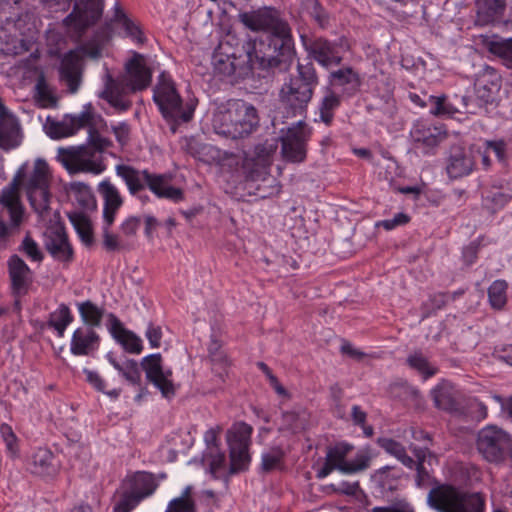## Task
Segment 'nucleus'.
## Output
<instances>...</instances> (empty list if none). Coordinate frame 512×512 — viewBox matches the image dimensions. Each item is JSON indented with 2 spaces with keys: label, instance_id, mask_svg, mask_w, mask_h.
I'll return each mask as SVG.
<instances>
[{
  "label": "nucleus",
  "instance_id": "61",
  "mask_svg": "<svg viewBox=\"0 0 512 512\" xmlns=\"http://www.w3.org/2000/svg\"><path fill=\"white\" fill-rule=\"evenodd\" d=\"M410 221V217L405 213H398L392 219L378 222L376 226H382L386 230H392L397 226L405 225Z\"/></svg>",
  "mask_w": 512,
  "mask_h": 512
},
{
  "label": "nucleus",
  "instance_id": "2",
  "mask_svg": "<svg viewBox=\"0 0 512 512\" xmlns=\"http://www.w3.org/2000/svg\"><path fill=\"white\" fill-rule=\"evenodd\" d=\"M93 122L94 120L89 126H86L88 128L87 144L58 149L57 160L70 174L99 175L106 170V165L100 154L112 146V141L101 136Z\"/></svg>",
  "mask_w": 512,
  "mask_h": 512
},
{
  "label": "nucleus",
  "instance_id": "10",
  "mask_svg": "<svg viewBox=\"0 0 512 512\" xmlns=\"http://www.w3.org/2000/svg\"><path fill=\"white\" fill-rule=\"evenodd\" d=\"M278 149V138L267 139L254 148L253 155L245 159L244 168L251 181H269V168Z\"/></svg>",
  "mask_w": 512,
  "mask_h": 512
},
{
  "label": "nucleus",
  "instance_id": "6",
  "mask_svg": "<svg viewBox=\"0 0 512 512\" xmlns=\"http://www.w3.org/2000/svg\"><path fill=\"white\" fill-rule=\"evenodd\" d=\"M117 176L125 182L131 195H136L147 186L158 198L174 202L183 199V191L169 184V179L163 174H152L148 170H138L130 165L119 164L115 168Z\"/></svg>",
  "mask_w": 512,
  "mask_h": 512
},
{
  "label": "nucleus",
  "instance_id": "62",
  "mask_svg": "<svg viewBox=\"0 0 512 512\" xmlns=\"http://www.w3.org/2000/svg\"><path fill=\"white\" fill-rule=\"evenodd\" d=\"M110 227L106 223L103 227V245L107 251H116L120 248L118 236L110 233Z\"/></svg>",
  "mask_w": 512,
  "mask_h": 512
},
{
  "label": "nucleus",
  "instance_id": "11",
  "mask_svg": "<svg viewBox=\"0 0 512 512\" xmlns=\"http://www.w3.org/2000/svg\"><path fill=\"white\" fill-rule=\"evenodd\" d=\"M239 21L252 31H266L265 34H284L291 32L289 24L280 18L275 9L265 8L252 12H242Z\"/></svg>",
  "mask_w": 512,
  "mask_h": 512
},
{
  "label": "nucleus",
  "instance_id": "42",
  "mask_svg": "<svg viewBox=\"0 0 512 512\" xmlns=\"http://www.w3.org/2000/svg\"><path fill=\"white\" fill-rule=\"evenodd\" d=\"M302 9L320 28L325 29L329 25V14L319 0L303 1Z\"/></svg>",
  "mask_w": 512,
  "mask_h": 512
},
{
  "label": "nucleus",
  "instance_id": "34",
  "mask_svg": "<svg viewBox=\"0 0 512 512\" xmlns=\"http://www.w3.org/2000/svg\"><path fill=\"white\" fill-rule=\"evenodd\" d=\"M377 444L407 468H414L415 460L407 454L405 447L400 442L388 437H379Z\"/></svg>",
  "mask_w": 512,
  "mask_h": 512
},
{
  "label": "nucleus",
  "instance_id": "38",
  "mask_svg": "<svg viewBox=\"0 0 512 512\" xmlns=\"http://www.w3.org/2000/svg\"><path fill=\"white\" fill-rule=\"evenodd\" d=\"M78 310L83 321L82 326L99 327L104 315V309L87 300L78 304Z\"/></svg>",
  "mask_w": 512,
  "mask_h": 512
},
{
  "label": "nucleus",
  "instance_id": "25",
  "mask_svg": "<svg viewBox=\"0 0 512 512\" xmlns=\"http://www.w3.org/2000/svg\"><path fill=\"white\" fill-rule=\"evenodd\" d=\"M100 337L90 326L78 327L72 335L70 351L73 355H89L99 346Z\"/></svg>",
  "mask_w": 512,
  "mask_h": 512
},
{
  "label": "nucleus",
  "instance_id": "35",
  "mask_svg": "<svg viewBox=\"0 0 512 512\" xmlns=\"http://www.w3.org/2000/svg\"><path fill=\"white\" fill-rule=\"evenodd\" d=\"M107 359L111 365L132 385L140 386L141 372L137 361L133 359L126 360L120 364L113 356V353L107 354Z\"/></svg>",
  "mask_w": 512,
  "mask_h": 512
},
{
  "label": "nucleus",
  "instance_id": "9",
  "mask_svg": "<svg viewBox=\"0 0 512 512\" xmlns=\"http://www.w3.org/2000/svg\"><path fill=\"white\" fill-rule=\"evenodd\" d=\"M253 428L245 422H239L227 432L230 451V473L235 474L248 468L250 462L249 446Z\"/></svg>",
  "mask_w": 512,
  "mask_h": 512
},
{
  "label": "nucleus",
  "instance_id": "31",
  "mask_svg": "<svg viewBox=\"0 0 512 512\" xmlns=\"http://www.w3.org/2000/svg\"><path fill=\"white\" fill-rule=\"evenodd\" d=\"M434 405L441 410L447 412L458 411V403L456 401L454 388L449 383H441L432 391Z\"/></svg>",
  "mask_w": 512,
  "mask_h": 512
},
{
  "label": "nucleus",
  "instance_id": "22",
  "mask_svg": "<svg viewBox=\"0 0 512 512\" xmlns=\"http://www.w3.org/2000/svg\"><path fill=\"white\" fill-rule=\"evenodd\" d=\"M475 24L494 25L503 21L507 10V0H474Z\"/></svg>",
  "mask_w": 512,
  "mask_h": 512
},
{
  "label": "nucleus",
  "instance_id": "23",
  "mask_svg": "<svg viewBox=\"0 0 512 512\" xmlns=\"http://www.w3.org/2000/svg\"><path fill=\"white\" fill-rule=\"evenodd\" d=\"M97 191L103 200V220L104 223L111 226L118 210L124 203L118 188L109 180L105 179L98 184Z\"/></svg>",
  "mask_w": 512,
  "mask_h": 512
},
{
  "label": "nucleus",
  "instance_id": "37",
  "mask_svg": "<svg viewBox=\"0 0 512 512\" xmlns=\"http://www.w3.org/2000/svg\"><path fill=\"white\" fill-rule=\"evenodd\" d=\"M26 193L33 210L41 217L47 215L50 210L51 199L49 187L28 190Z\"/></svg>",
  "mask_w": 512,
  "mask_h": 512
},
{
  "label": "nucleus",
  "instance_id": "7",
  "mask_svg": "<svg viewBox=\"0 0 512 512\" xmlns=\"http://www.w3.org/2000/svg\"><path fill=\"white\" fill-rule=\"evenodd\" d=\"M153 99L169 124L172 133H176L178 126L188 123L194 114L195 107L191 103L183 105L174 82L169 75L162 72L154 88Z\"/></svg>",
  "mask_w": 512,
  "mask_h": 512
},
{
  "label": "nucleus",
  "instance_id": "52",
  "mask_svg": "<svg viewBox=\"0 0 512 512\" xmlns=\"http://www.w3.org/2000/svg\"><path fill=\"white\" fill-rule=\"evenodd\" d=\"M283 457L284 453L280 448H272L270 451L262 455V470L265 472L272 471L273 469L278 467V465L282 462Z\"/></svg>",
  "mask_w": 512,
  "mask_h": 512
},
{
  "label": "nucleus",
  "instance_id": "15",
  "mask_svg": "<svg viewBox=\"0 0 512 512\" xmlns=\"http://www.w3.org/2000/svg\"><path fill=\"white\" fill-rule=\"evenodd\" d=\"M26 177V165H22L12 181L2 190L0 204L9 211L14 226L20 225L23 217V206L20 201V186Z\"/></svg>",
  "mask_w": 512,
  "mask_h": 512
},
{
  "label": "nucleus",
  "instance_id": "20",
  "mask_svg": "<svg viewBox=\"0 0 512 512\" xmlns=\"http://www.w3.org/2000/svg\"><path fill=\"white\" fill-rule=\"evenodd\" d=\"M475 165L472 152L460 145L450 148L446 170L450 178L457 179L469 175Z\"/></svg>",
  "mask_w": 512,
  "mask_h": 512
},
{
  "label": "nucleus",
  "instance_id": "36",
  "mask_svg": "<svg viewBox=\"0 0 512 512\" xmlns=\"http://www.w3.org/2000/svg\"><path fill=\"white\" fill-rule=\"evenodd\" d=\"M341 104V95L337 94L332 88L327 87L325 95L319 106L320 120L325 125H331L334 119V111Z\"/></svg>",
  "mask_w": 512,
  "mask_h": 512
},
{
  "label": "nucleus",
  "instance_id": "56",
  "mask_svg": "<svg viewBox=\"0 0 512 512\" xmlns=\"http://www.w3.org/2000/svg\"><path fill=\"white\" fill-rule=\"evenodd\" d=\"M0 432L6 444L7 451L12 457H15L18 454L19 449L17 445V437L12 428L7 424H3L0 428Z\"/></svg>",
  "mask_w": 512,
  "mask_h": 512
},
{
  "label": "nucleus",
  "instance_id": "24",
  "mask_svg": "<svg viewBox=\"0 0 512 512\" xmlns=\"http://www.w3.org/2000/svg\"><path fill=\"white\" fill-rule=\"evenodd\" d=\"M108 322L111 335L123 346L125 351L132 354L141 353L143 349L142 341L136 334L125 329L121 321L113 313L108 315Z\"/></svg>",
  "mask_w": 512,
  "mask_h": 512
},
{
  "label": "nucleus",
  "instance_id": "17",
  "mask_svg": "<svg viewBox=\"0 0 512 512\" xmlns=\"http://www.w3.org/2000/svg\"><path fill=\"white\" fill-rule=\"evenodd\" d=\"M474 88L480 107L492 103L501 88V76L493 67L486 65L477 73Z\"/></svg>",
  "mask_w": 512,
  "mask_h": 512
},
{
  "label": "nucleus",
  "instance_id": "39",
  "mask_svg": "<svg viewBox=\"0 0 512 512\" xmlns=\"http://www.w3.org/2000/svg\"><path fill=\"white\" fill-rule=\"evenodd\" d=\"M451 512H485V499L480 493H464Z\"/></svg>",
  "mask_w": 512,
  "mask_h": 512
},
{
  "label": "nucleus",
  "instance_id": "1",
  "mask_svg": "<svg viewBox=\"0 0 512 512\" xmlns=\"http://www.w3.org/2000/svg\"><path fill=\"white\" fill-rule=\"evenodd\" d=\"M151 78L152 72L146 66L144 56L134 53L133 58L125 65V74L118 78H114L109 72L104 75V88L98 93V97L117 111H127L132 106L127 96L146 89Z\"/></svg>",
  "mask_w": 512,
  "mask_h": 512
},
{
  "label": "nucleus",
  "instance_id": "46",
  "mask_svg": "<svg viewBox=\"0 0 512 512\" xmlns=\"http://www.w3.org/2000/svg\"><path fill=\"white\" fill-rule=\"evenodd\" d=\"M400 477L399 471L393 466H384L375 471L372 478L384 490H393Z\"/></svg>",
  "mask_w": 512,
  "mask_h": 512
},
{
  "label": "nucleus",
  "instance_id": "55",
  "mask_svg": "<svg viewBox=\"0 0 512 512\" xmlns=\"http://www.w3.org/2000/svg\"><path fill=\"white\" fill-rule=\"evenodd\" d=\"M409 365L418 370L424 378H428L435 374V370L429 366L427 359L422 355L415 353L408 358Z\"/></svg>",
  "mask_w": 512,
  "mask_h": 512
},
{
  "label": "nucleus",
  "instance_id": "18",
  "mask_svg": "<svg viewBox=\"0 0 512 512\" xmlns=\"http://www.w3.org/2000/svg\"><path fill=\"white\" fill-rule=\"evenodd\" d=\"M44 246L50 255L57 261L70 263L74 251L68 241V236L61 226L50 227L44 233Z\"/></svg>",
  "mask_w": 512,
  "mask_h": 512
},
{
  "label": "nucleus",
  "instance_id": "58",
  "mask_svg": "<svg viewBox=\"0 0 512 512\" xmlns=\"http://www.w3.org/2000/svg\"><path fill=\"white\" fill-rule=\"evenodd\" d=\"M143 498L137 493L131 491L123 495L121 500L115 506L116 512H130Z\"/></svg>",
  "mask_w": 512,
  "mask_h": 512
},
{
  "label": "nucleus",
  "instance_id": "21",
  "mask_svg": "<svg viewBox=\"0 0 512 512\" xmlns=\"http://www.w3.org/2000/svg\"><path fill=\"white\" fill-rule=\"evenodd\" d=\"M306 50L315 61L325 68L339 65L342 62L339 45L325 38H315L309 46H306Z\"/></svg>",
  "mask_w": 512,
  "mask_h": 512
},
{
  "label": "nucleus",
  "instance_id": "53",
  "mask_svg": "<svg viewBox=\"0 0 512 512\" xmlns=\"http://www.w3.org/2000/svg\"><path fill=\"white\" fill-rule=\"evenodd\" d=\"M212 371L215 376L218 377L220 382L225 381V377L228 375L229 361L225 353L212 354L211 359Z\"/></svg>",
  "mask_w": 512,
  "mask_h": 512
},
{
  "label": "nucleus",
  "instance_id": "40",
  "mask_svg": "<svg viewBox=\"0 0 512 512\" xmlns=\"http://www.w3.org/2000/svg\"><path fill=\"white\" fill-rule=\"evenodd\" d=\"M508 283L505 280H495L488 288V300L494 310H502L507 303Z\"/></svg>",
  "mask_w": 512,
  "mask_h": 512
},
{
  "label": "nucleus",
  "instance_id": "49",
  "mask_svg": "<svg viewBox=\"0 0 512 512\" xmlns=\"http://www.w3.org/2000/svg\"><path fill=\"white\" fill-rule=\"evenodd\" d=\"M70 190L74 194L76 201L83 207L89 208L95 205L94 196L89 185L83 182H72Z\"/></svg>",
  "mask_w": 512,
  "mask_h": 512
},
{
  "label": "nucleus",
  "instance_id": "51",
  "mask_svg": "<svg viewBox=\"0 0 512 512\" xmlns=\"http://www.w3.org/2000/svg\"><path fill=\"white\" fill-rule=\"evenodd\" d=\"M155 487L156 485L150 474L140 473L134 478L132 491L145 498L154 492Z\"/></svg>",
  "mask_w": 512,
  "mask_h": 512
},
{
  "label": "nucleus",
  "instance_id": "29",
  "mask_svg": "<svg viewBox=\"0 0 512 512\" xmlns=\"http://www.w3.org/2000/svg\"><path fill=\"white\" fill-rule=\"evenodd\" d=\"M482 44L491 54L500 58L506 67L512 69V38L493 35L484 37Z\"/></svg>",
  "mask_w": 512,
  "mask_h": 512
},
{
  "label": "nucleus",
  "instance_id": "54",
  "mask_svg": "<svg viewBox=\"0 0 512 512\" xmlns=\"http://www.w3.org/2000/svg\"><path fill=\"white\" fill-rule=\"evenodd\" d=\"M450 300L448 293H436L431 295L429 299L423 304L425 309L424 317H427L430 313L441 309Z\"/></svg>",
  "mask_w": 512,
  "mask_h": 512
},
{
  "label": "nucleus",
  "instance_id": "13",
  "mask_svg": "<svg viewBox=\"0 0 512 512\" xmlns=\"http://www.w3.org/2000/svg\"><path fill=\"white\" fill-rule=\"evenodd\" d=\"M310 137V130L303 121L287 129L278 141L281 142V155L285 161L301 163L306 159L307 141Z\"/></svg>",
  "mask_w": 512,
  "mask_h": 512
},
{
  "label": "nucleus",
  "instance_id": "4",
  "mask_svg": "<svg viewBox=\"0 0 512 512\" xmlns=\"http://www.w3.org/2000/svg\"><path fill=\"white\" fill-rule=\"evenodd\" d=\"M296 70L297 74L283 83L278 94L281 106L292 116L306 112L319 84L317 71L311 61L298 62Z\"/></svg>",
  "mask_w": 512,
  "mask_h": 512
},
{
  "label": "nucleus",
  "instance_id": "64",
  "mask_svg": "<svg viewBox=\"0 0 512 512\" xmlns=\"http://www.w3.org/2000/svg\"><path fill=\"white\" fill-rule=\"evenodd\" d=\"M140 224L141 219L139 217L130 216L121 224L120 228L124 235L133 236L136 234Z\"/></svg>",
  "mask_w": 512,
  "mask_h": 512
},
{
  "label": "nucleus",
  "instance_id": "33",
  "mask_svg": "<svg viewBox=\"0 0 512 512\" xmlns=\"http://www.w3.org/2000/svg\"><path fill=\"white\" fill-rule=\"evenodd\" d=\"M50 178L51 175L47 162L38 158L34 162L33 171L25 183V190L28 191L36 188L50 187Z\"/></svg>",
  "mask_w": 512,
  "mask_h": 512
},
{
  "label": "nucleus",
  "instance_id": "30",
  "mask_svg": "<svg viewBox=\"0 0 512 512\" xmlns=\"http://www.w3.org/2000/svg\"><path fill=\"white\" fill-rule=\"evenodd\" d=\"M228 49L229 47L227 43H220L212 57V63L215 71L224 76H231L235 74L239 67L237 57L234 53H229Z\"/></svg>",
  "mask_w": 512,
  "mask_h": 512
},
{
  "label": "nucleus",
  "instance_id": "32",
  "mask_svg": "<svg viewBox=\"0 0 512 512\" xmlns=\"http://www.w3.org/2000/svg\"><path fill=\"white\" fill-rule=\"evenodd\" d=\"M57 467L54 463V455L47 449L40 448L32 456V472L40 476H52Z\"/></svg>",
  "mask_w": 512,
  "mask_h": 512
},
{
  "label": "nucleus",
  "instance_id": "47",
  "mask_svg": "<svg viewBox=\"0 0 512 512\" xmlns=\"http://www.w3.org/2000/svg\"><path fill=\"white\" fill-rule=\"evenodd\" d=\"M192 487L187 486L180 497L172 499L166 512H195V502L191 497Z\"/></svg>",
  "mask_w": 512,
  "mask_h": 512
},
{
  "label": "nucleus",
  "instance_id": "59",
  "mask_svg": "<svg viewBox=\"0 0 512 512\" xmlns=\"http://www.w3.org/2000/svg\"><path fill=\"white\" fill-rule=\"evenodd\" d=\"M371 456L367 452H360L354 460L348 462V467L344 468V473H355L365 470L369 467Z\"/></svg>",
  "mask_w": 512,
  "mask_h": 512
},
{
  "label": "nucleus",
  "instance_id": "12",
  "mask_svg": "<svg viewBox=\"0 0 512 512\" xmlns=\"http://www.w3.org/2000/svg\"><path fill=\"white\" fill-rule=\"evenodd\" d=\"M93 120L94 113L91 104H88L81 113L77 115L66 114L60 121L48 116L44 123V130L52 139L66 138L89 126Z\"/></svg>",
  "mask_w": 512,
  "mask_h": 512
},
{
  "label": "nucleus",
  "instance_id": "41",
  "mask_svg": "<svg viewBox=\"0 0 512 512\" xmlns=\"http://www.w3.org/2000/svg\"><path fill=\"white\" fill-rule=\"evenodd\" d=\"M73 321L70 309L67 305L61 304L59 308L49 316L48 326L54 328L59 337L64 336L67 326Z\"/></svg>",
  "mask_w": 512,
  "mask_h": 512
},
{
  "label": "nucleus",
  "instance_id": "45",
  "mask_svg": "<svg viewBox=\"0 0 512 512\" xmlns=\"http://www.w3.org/2000/svg\"><path fill=\"white\" fill-rule=\"evenodd\" d=\"M351 450V445L338 443L335 446L328 448L326 460L332 463L338 470L344 472V468L348 467V462L345 461V458Z\"/></svg>",
  "mask_w": 512,
  "mask_h": 512
},
{
  "label": "nucleus",
  "instance_id": "8",
  "mask_svg": "<svg viewBox=\"0 0 512 512\" xmlns=\"http://www.w3.org/2000/svg\"><path fill=\"white\" fill-rule=\"evenodd\" d=\"M511 447L512 436L496 425L485 426L477 433L476 449L490 463L503 462Z\"/></svg>",
  "mask_w": 512,
  "mask_h": 512
},
{
  "label": "nucleus",
  "instance_id": "50",
  "mask_svg": "<svg viewBox=\"0 0 512 512\" xmlns=\"http://www.w3.org/2000/svg\"><path fill=\"white\" fill-rule=\"evenodd\" d=\"M283 425L292 433H299L306 428L307 418L305 412H285L282 415Z\"/></svg>",
  "mask_w": 512,
  "mask_h": 512
},
{
  "label": "nucleus",
  "instance_id": "27",
  "mask_svg": "<svg viewBox=\"0 0 512 512\" xmlns=\"http://www.w3.org/2000/svg\"><path fill=\"white\" fill-rule=\"evenodd\" d=\"M410 135L414 143L417 144V147L423 148L425 152L436 147L446 137V133L440 128L421 122L414 124Z\"/></svg>",
  "mask_w": 512,
  "mask_h": 512
},
{
  "label": "nucleus",
  "instance_id": "44",
  "mask_svg": "<svg viewBox=\"0 0 512 512\" xmlns=\"http://www.w3.org/2000/svg\"><path fill=\"white\" fill-rule=\"evenodd\" d=\"M69 219L81 240L86 245H90L93 242V232L88 217L83 213L75 212L69 215Z\"/></svg>",
  "mask_w": 512,
  "mask_h": 512
},
{
  "label": "nucleus",
  "instance_id": "57",
  "mask_svg": "<svg viewBox=\"0 0 512 512\" xmlns=\"http://www.w3.org/2000/svg\"><path fill=\"white\" fill-rule=\"evenodd\" d=\"M20 249L33 261L40 262L43 260V254L38 244L29 235H26L23 239Z\"/></svg>",
  "mask_w": 512,
  "mask_h": 512
},
{
  "label": "nucleus",
  "instance_id": "3",
  "mask_svg": "<svg viewBox=\"0 0 512 512\" xmlns=\"http://www.w3.org/2000/svg\"><path fill=\"white\" fill-rule=\"evenodd\" d=\"M246 57L250 69H272L290 60L294 53L291 32L263 34L246 44Z\"/></svg>",
  "mask_w": 512,
  "mask_h": 512
},
{
  "label": "nucleus",
  "instance_id": "16",
  "mask_svg": "<svg viewBox=\"0 0 512 512\" xmlns=\"http://www.w3.org/2000/svg\"><path fill=\"white\" fill-rule=\"evenodd\" d=\"M464 493L453 485L434 481L427 495V504L438 512H451Z\"/></svg>",
  "mask_w": 512,
  "mask_h": 512
},
{
  "label": "nucleus",
  "instance_id": "19",
  "mask_svg": "<svg viewBox=\"0 0 512 512\" xmlns=\"http://www.w3.org/2000/svg\"><path fill=\"white\" fill-rule=\"evenodd\" d=\"M12 294L20 297L27 294L32 283V272L18 255H12L7 262Z\"/></svg>",
  "mask_w": 512,
  "mask_h": 512
},
{
  "label": "nucleus",
  "instance_id": "48",
  "mask_svg": "<svg viewBox=\"0 0 512 512\" xmlns=\"http://www.w3.org/2000/svg\"><path fill=\"white\" fill-rule=\"evenodd\" d=\"M35 98L42 108H53L57 105V98L53 95L51 88L45 81L44 77L41 76L37 79L35 85Z\"/></svg>",
  "mask_w": 512,
  "mask_h": 512
},
{
  "label": "nucleus",
  "instance_id": "28",
  "mask_svg": "<svg viewBox=\"0 0 512 512\" xmlns=\"http://www.w3.org/2000/svg\"><path fill=\"white\" fill-rule=\"evenodd\" d=\"M329 84L341 87L343 94L353 96L359 91L361 78L352 67H343L330 73Z\"/></svg>",
  "mask_w": 512,
  "mask_h": 512
},
{
  "label": "nucleus",
  "instance_id": "14",
  "mask_svg": "<svg viewBox=\"0 0 512 512\" xmlns=\"http://www.w3.org/2000/svg\"><path fill=\"white\" fill-rule=\"evenodd\" d=\"M141 366L145 371L147 380L160 390L164 398L171 399L175 396L177 386L171 380L172 371L163 369L161 354H151L144 357Z\"/></svg>",
  "mask_w": 512,
  "mask_h": 512
},
{
  "label": "nucleus",
  "instance_id": "5",
  "mask_svg": "<svg viewBox=\"0 0 512 512\" xmlns=\"http://www.w3.org/2000/svg\"><path fill=\"white\" fill-rule=\"evenodd\" d=\"M258 124L256 108L243 100H229L219 105L212 119L215 132L231 139L248 136Z\"/></svg>",
  "mask_w": 512,
  "mask_h": 512
},
{
  "label": "nucleus",
  "instance_id": "26",
  "mask_svg": "<svg viewBox=\"0 0 512 512\" xmlns=\"http://www.w3.org/2000/svg\"><path fill=\"white\" fill-rule=\"evenodd\" d=\"M60 76L70 93H75L78 90L81 82V59L77 53L70 51L63 57Z\"/></svg>",
  "mask_w": 512,
  "mask_h": 512
},
{
  "label": "nucleus",
  "instance_id": "63",
  "mask_svg": "<svg viewBox=\"0 0 512 512\" xmlns=\"http://www.w3.org/2000/svg\"><path fill=\"white\" fill-rule=\"evenodd\" d=\"M122 24L128 36L132 37L140 44H143L145 42V38L142 35L140 28L135 23H133L129 18H125Z\"/></svg>",
  "mask_w": 512,
  "mask_h": 512
},
{
  "label": "nucleus",
  "instance_id": "60",
  "mask_svg": "<svg viewBox=\"0 0 512 512\" xmlns=\"http://www.w3.org/2000/svg\"><path fill=\"white\" fill-rule=\"evenodd\" d=\"M368 512H414V509L408 501L396 500L388 506L374 507Z\"/></svg>",
  "mask_w": 512,
  "mask_h": 512
},
{
  "label": "nucleus",
  "instance_id": "43",
  "mask_svg": "<svg viewBox=\"0 0 512 512\" xmlns=\"http://www.w3.org/2000/svg\"><path fill=\"white\" fill-rule=\"evenodd\" d=\"M510 199V194L498 187H492L485 191L483 195V203L491 212H495L504 207Z\"/></svg>",
  "mask_w": 512,
  "mask_h": 512
}]
</instances>
